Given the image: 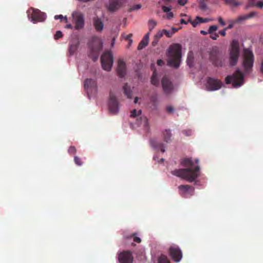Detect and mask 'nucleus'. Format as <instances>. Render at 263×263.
<instances>
[{
    "instance_id": "54",
    "label": "nucleus",
    "mask_w": 263,
    "mask_h": 263,
    "mask_svg": "<svg viewBox=\"0 0 263 263\" xmlns=\"http://www.w3.org/2000/svg\"><path fill=\"white\" fill-rule=\"evenodd\" d=\"M162 33H160V34H157L156 36L158 38H160L162 36Z\"/></svg>"
},
{
    "instance_id": "36",
    "label": "nucleus",
    "mask_w": 263,
    "mask_h": 263,
    "mask_svg": "<svg viewBox=\"0 0 263 263\" xmlns=\"http://www.w3.org/2000/svg\"><path fill=\"white\" fill-rule=\"evenodd\" d=\"M184 16L185 18L181 19L180 22L181 23L187 24L190 22V21H191V17L186 15Z\"/></svg>"
},
{
    "instance_id": "34",
    "label": "nucleus",
    "mask_w": 263,
    "mask_h": 263,
    "mask_svg": "<svg viewBox=\"0 0 263 263\" xmlns=\"http://www.w3.org/2000/svg\"><path fill=\"white\" fill-rule=\"evenodd\" d=\"M92 21L96 30L99 31V17L98 16L93 17Z\"/></svg>"
},
{
    "instance_id": "31",
    "label": "nucleus",
    "mask_w": 263,
    "mask_h": 263,
    "mask_svg": "<svg viewBox=\"0 0 263 263\" xmlns=\"http://www.w3.org/2000/svg\"><path fill=\"white\" fill-rule=\"evenodd\" d=\"M157 25V22L153 20H151L148 22V27L149 31H152Z\"/></svg>"
},
{
    "instance_id": "12",
    "label": "nucleus",
    "mask_w": 263,
    "mask_h": 263,
    "mask_svg": "<svg viewBox=\"0 0 263 263\" xmlns=\"http://www.w3.org/2000/svg\"><path fill=\"white\" fill-rule=\"evenodd\" d=\"M169 255L176 262H179L182 257V252L178 246H171L169 249Z\"/></svg>"
},
{
    "instance_id": "46",
    "label": "nucleus",
    "mask_w": 263,
    "mask_h": 263,
    "mask_svg": "<svg viewBox=\"0 0 263 263\" xmlns=\"http://www.w3.org/2000/svg\"><path fill=\"white\" fill-rule=\"evenodd\" d=\"M166 17L168 19H171L173 17V14L171 11L167 13H166Z\"/></svg>"
},
{
    "instance_id": "53",
    "label": "nucleus",
    "mask_w": 263,
    "mask_h": 263,
    "mask_svg": "<svg viewBox=\"0 0 263 263\" xmlns=\"http://www.w3.org/2000/svg\"><path fill=\"white\" fill-rule=\"evenodd\" d=\"M161 33H170V31H167L165 29H164L162 31V32Z\"/></svg>"
},
{
    "instance_id": "18",
    "label": "nucleus",
    "mask_w": 263,
    "mask_h": 263,
    "mask_svg": "<svg viewBox=\"0 0 263 263\" xmlns=\"http://www.w3.org/2000/svg\"><path fill=\"white\" fill-rule=\"evenodd\" d=\"M179 189L181 191V194H185L187 193L191 194L192 195L194 193V188L189 185H180L178 187Z\"/></svg>"
},
{
    "instance_id": "19",
    "label": "nucleus",
    "mask_w": 263,
    "mask_h": 263,
    "mask_svg": "<svg viewBox=\"0 0 263 263\" xmlns=\"http://www.w3.org/2000/svg\"><path fill=\"white\" fill-rule=\"evenodd\" d=\"M210 21L208 18H202L199 16H197L195 19L193 21L191 20L190 23L192 25V26L194 27H196L199 24L201 23H206Z\"/></svg>"
},
{
    "instance_id": "24",
    "label": "nucleus",
    "mask_w": 263,
    "mask_h": 263,
    "mask_svg": "<svg viewBox=\"0 0 263 263\" xmlns=\"http://www.w3.org/2000/svg\"><path fill=\"white\" fill-rule=\"evenodd\" d=\"M249 5L251 6H255L259 8H263V1H256V0H249Z\"/></svg>"
},
{
    "instance_id": "61",
    "label": "nucleus",
    "mask_w": 263,
    "mask_h": 263,
    "mask_svg": "<svg viewBox=\"0 0 263 263\" xmlns=\"http://www.w3.org/2000/svg\"><path fill=\"white\" fill-rule=\"evenodd\" d=\"M200 33H206V32L203 30H201Z\"/></svg>"
},
{
    "instance_id": "22",
    "label": "nucleus",
    "mask_w": 263,
    "mask_h": 263,
    "mask_svg": "<svg viewBox=\"0 0 263 263\" xmlns=\"http://www.w3.org/2000/svg\"><path fill=\"white\" fill-rule=\"evenodd\" d=\"M151 83L152 84L157 86L159 84V79L157 76L156 70L153 72V75L151 78Z\"/></svg>"
},
{
    "instance_id": "15",
    "label": "nucleus",
    "mask_w": 263,
    "mask_h": 263,
    "mask_svg": "<svg viewBox=\"0 0 263 263\" xmlns=\"http://www.w3.org/2000/svg\"><path fill=\"white\" fill-rule=\"evenodd\" d=\"M117 72L120 78H123L126 74V64L123 60L119 59L118 61Z\"/></svg>"
},
{
    "instance_id": "63",
    "label": "nucleus",
    "mask_w": 263,
    "mask_h": 263,
    "mask_svg": "<svg viewBox=\"0 0 263 263\" xmlns=\"http://www.w3.org/2000/svg\"><path fill=\"white\" fill-rule=\"evenodd\" d=\"M198 162H199L198 160V159H196V163L197 164H198Z\"/></svg>"
},
{
    "instance_id": "42",
    "label": "nucleus",
    "mask_w": 263,
    "mask_h": 263,
    "mask_svg": "<svg viewBox=\"0 0 263 263\" xmlns=\"http://www.w3.org/2000/svg\"><path fill=\"white\" fill-rule=\"evenodd\" d=\"M162 9V10H163V11L164 12L167 13V12H168L169 11H171V7L163 6Z\"/></svg>"
},
{
    "instance_id": "3",
    "label": "nucleus",
    "mask_w": 263,
    "mask_h": 263,
    "mask_svg": "<svg viewBox=\"0 0 263 263\" xmlns=\"http://www.w3.org/2000/svg\"><path fill=\"white\" fill-rule=\"evenodd\" d=\"M254 64V54L249 49L243 50L242 66L246 73H249L252 70Z\"/></svg>"
},
{
    "instance_id": "51",
    "label": "nucleus",
    "mask_w": 263,
    "mask_h": 263,
    "mask_svg": "<svg viewBox=\"0 0 263 263\" xmlns=\"http://www.w3.org/2000/svg\"><path fill=\"white\" fill-rule=\"evenodd\" d=\"M115 41V37H114L112 38V42H111V46L112 47L114 46V45Z\"/></svg>"
},
{
    "instance_id": "35",
    "label": "nucleus",
    "mask_w": 263,
    "mask_h": 263,
    "mask_svg": "<svg viewBox=\"0 0 263 263\" xmlns=\"http://www.w3.org/2000/svg\"><path fill=\"white\" fill-rule=\"evenodd\" d=\"M236 23V22H235V20L234 21L230 22L229 26L227 28H226L223 31H220L219 33H226V32L227 31L228 29L232 28L234 27L235 23Z\"/></svg>"
},
{
    "instance_id": "56",
    "label": "nucleus",
    "mask_w": 263,
    "mask_h": 263,
    "mask_svg": "<svg viewBox=\"0 0 263 263\" xmlns=\"http://www.w3.org/2000/svg\"><path fill=\"white\" fill-rule=\"evenodd\" d=\"M99 27H100V32L102 31L103 26H102V25L101 24V23L100 22Z\"/></svg>"
},
{
    "instance_id": "14",
    "label": "nucleus",
    "mask_w": 263,
    "mask_h": 263,
    "mask_svg": "<svg viewBox=\"0 0 263 263\" xmlns=\"http://www.w3.org/2000/svg\"><path fill=\"white\" fill-rule=\"evenodd\" d=\"M126 1V0H109L107 7L110 11H114L120 8Z\"/></svg>"
},
{
    "instance_id": "10",
    "label": "nucleus",
    "mask_w": 263,
    "mask_h": 263,
    "mask_svg": "<svg viewBox=\"0 0 263 263\" xmlns=\"http://www.w3.org/2000/svg\"><path fill=\"white\" fill-rule=\"evenodd\" d=\"M222 82L217 79L208 77L205 84L206 88L208 91H215L221 88Z\"/></svg>"
},
{
    "instance_id": "9",
    "label": "nucleus",
    "mask_w": 263,
    "mask_h": 263,
    "mask_svg": "<svg viewBox=\"0 0 263 263\" xmlns=\"http://www.w3.org/2000/svg\"><path fill=\"white\" fill-rule=\"evenodd\" d=\"M210 57L213 64L216 66H223L224 62L222 60L220 52L217 47H214L210 54Z\"/></svg>"
},
{
    "instance_id": "2",
    "label": "nucleus",
    "mask_w": 263,
    "mask_h": 263,
    "mask_svg": "<svg viewBox=\"0 0 263 263\" xmlns=\"http://www.w3.org/2000/svg\"><path fill=\"white\" fill-rule=\"evenodd\" d=\"M167 57L168 65L178 68L180 65L181 58V46L178 44L171 45L168 49Z\"/></svg>"
},
{
    "instance_id": "52",
    "label": "nucleus",
    "mask_w": 263,
    "mask_h": 263,
    "mask_svg": "<svg viewBox=\"0 0 263 263\" xmlns=\"http://www.w3.org/2000/svg\"><path fill=\"white\" fill-rule=\"evenodd\" d=\"M172 31L173 32H177L178 31V28H172Z\"/></svg>"
},
{
    "instance_id": "48",
    "label": "nucleus",
    "mask_w": 263,
    "mask_h": 263,
    "mask_svg": "<svg viewBox=\"0 0 263 263\" xmlns=\"http://www.w3.org/2000/svg\"><path fill=\"white\" fill-rule=\"evenodd\" d=\"M211 37L215 40L219 36L218 34H211Z\"/></svg>"
},
{
    "instance_id": "64",
    "label": "nucleus",
    "mask_w": 263,
    "mask_h": 263,
    "mask_svg": "<svg viewBox=\"0 0 263 263\" xmlns=\"http://www.w3.org/2000/svg\"><path fill=\"white\" fill-rule=\"evenodd\" d=\"M163 161H164V159L162 158V159H161V162H163Z\"/></svg>"
},
{
    "instance_id": "25",
    "label": "nucleus",
    "mask_w": 263,
    "mask_h": 263,
    "mask_svg": "<svg viewBox=\"0 0 263 263\" xmlns=\"http://www.w3.org/2000/svg\"><path fill=\"white\" fill-rule=\"evenodd\" d=\"M124 237L126 239H130L133 238L134 241L137 243H140L141 241V240L140 237L137 236L135 233H133L130 235H124Z\"/></svg>"
},
{
    "instance_id": "17",
    "label": "nucleus",
    "mask_w": 263,
    "mask_h": 263,
    "mask_svg": "<svg viewBox=\"0 0 263 263\" xmlns=\"http://www.w3.org/2000/svg\"><path fill=\"white\" fill-rule=\"evenodd\" d=\"M151 145L155 149H160L161 152L164 153L165 149L163 144L156 139H151L150 141Z\"/></svg>"
},
{
    "instance_id": "29",
    "label": "nucleus",
    "mask_w": 263,
    "mask_h": 263,
    "mask_svg": "<svg viewBox=\"0 0 263 263\" xmlns=\"http://www.w3.org/2000/svg\"><path fill=\"white\" fill-rule=\"evenodd\" d=\"M208 0H200L199 1V7L203 11L208 10L209 8L206 4Z\"/></svg>"
},
{
    "instance_id": "20",
    "label": "nucleus",
    "mask_w": 263,
    "mask_h": 263,
    "mask_svg": "<svg viewBox=\"0 0 263 263\" xmlns=\"http://www.w3.org/2000/svg\"><path fill=\"white\" fill-rule=\"evenodd\" d=\"M148 40H149V34H146L144 35L143 39L142 40V41H141V42L139 43V44L138 46V47H137L138 50H140L142 49L143 48H144L145 47H146L148 44Z\"/></svg>"
},
{
    "instance_id": "27",
    "label": "nucleus",
    "mask_w": 263,
    "mask_h": 263,
    "mask_svg": "<svg viewBox=\"0 0 263 263\" xmlns=\"http://www.w3.org/2000/svg\"><path fill=\"white\" fill-rule=\"evenodd\" d=\"M227 5H229L232 7H235L239 6L240 3L236 0H223Z\"/></svg>"
},
{
    "instance_id": "45",
    "label": "nucleus",
    "mask_w": 263,
    "mask_h": 263,
    "mask_svg": "<svg viewBox=\"0 0 263 263\" xmlns=\"http://www.w3.org/2000/svg\"><path fill=\"white\" fill-rule=\"evenodd\" d=\"M249 19L257 15V13L255 12H252L249 14H247Z\"/></svg>"
},
{
    "instance_id": "60",
    "label": "nucleus",
    "mask_w": 263,
    "mask_h": 263,
    "mask_svg": "<svg viewBox=\"0 0 263 263\" xmlns=\"http://www.w3.org/2000/svg\"><path fill=\"white\" fill-rule=\"evenodd\" d=\"M156 44V42H155L154 41L152 42L153 46H155Z\"/></svg>"
},
{
    "instance_id": "28",
    "label": "nucleus",
    "mask_w": 263,
    "mask_h": 263,
    "mask_svg": "<svg viewBox=\"0 0 263 263\" xmlns=\"http://www.w3.org/2000/svg\"><path fill=\"white\" fill-rule=\"evenodd\" d=\"M158 263H171L167 257L163 254L161 255L158 260Z\"/></svg>"
},
{
    "instance_id": "7",
    "label": "nucleus",
    "mask_w": 263,
    "mask_h": 263,
    "mask_svg": "<svg viewBox=\"0 0 263 263\" xmlns=\"http://www.w3.org/2000/svg\"><path fill=\"white\" fill-rule=\"evenodd\" d=\"M71 16L74 29L78 31L82 29L85 25L84 15L80 11H75L71 14Z\"/></svg>"
},
{
    "instance_id": "11",
    "label": "nucleus",
    "mask_w": 263,
    "mask_h": 263,
    "mask_svg": "<svg viewBox=\"0 0 263 263\" xmlns=\"http://www.w3.org/2000/svg\"><path fill=\"white\" fill-rule=\"evenodd\" d=\"M108 108L109 111L112 114L116 115L119 111L118 101L116 97L112 93H110L109 95Z\"/></svg>"
},
{
    "instance_id": "47",
    "label": "nucleus",
    "mask_w": 263,
    "mask_h": 263,
    "mask_svg": "<svg viewBox=\"0 0 263 263\" xmlns=\"http://www.w3.org/2000/svg\"><path fill=\"white\" fill-rule=\"evenodd\" d=\"M218 21L219 22V23L223 26H225L226 25V23L224 22V21L223 20V19L221 18V17H219L218 18Z\"/></svg>"
},
{
    "instance_id": "39",
    "label": "nucleus",
    "mask_w": 263,
    "mask_h": 263,
    "mask_svg": "<svg viewBox=\"0 0 263 263\" xmlns=\"http://www.w3.org/2000/svg\"><path fill=\"white\" fill-rule=\"evenodd\" d=\"M218 29V27L216 25H213L210 27L209 30V33H212L213 32L216 31Z\"/></svg>"
},
{
    "instance_id": "58",
    "label": "nucleus",
    "mask_w": 263,
    "mask_h": 263,
    "mask_svg": "<svg viewBox=\"0 0 263 263\" xmlns=\"http://www.w3.org/2000/svg\"><path fill=\"white\" fill-rule=\"evenodd\" d=\"M165 34L166 35L167 37H172V35L173 34H170V33H168V34Z\"/></svg>"
},
{
    "instance_id": "38",
    "label": "nucleus",
    "mask_w": 263,
    "mask_h": 263,
    "mask_svg": "<svg viewBox=\"0 0 263 263\" xmlns=\"http://www.w3.org/2000/svg\"><path fill=\"white\" fill-rule=\"evenodd\" d=\"M141 7H142V6L140 4L134 5L131 7L130 10L131 11H135L137 10H139L141 8Z\"/></svg>"
},
{
    "instance_id": "33",
    "label": "nucleus",
    "mask_w": 263,
    "mask_h": 263,
    "mask_svg": "<svg viewBox=\"0 0 263 263\" xmlns=\"http://www.w3.org/2000/svg\"><path fill=\"white\" fill-rule=\"evenodd\" d=\"M247 19H249L248 18V16L247 15V14H245V15H241V16H238L236 20H235V22L236 23H241Z\"/></svg>"
},
{
    "instance_id": "55",
    "label": "nucleus",
    "mask_w": 263,
    "mask_h": 263,
    "mask_svg": "<svg viewBox=\"0 0 263 263\" xmlns=\"http://www.w3.org/2000/svg\"><path fill=\"white\" fill-rule=\"evenodd\" d=\"M139 100V98L138 97H136L134 99V103L136 104L138 102V101Z\"/></svg>"
},
{
    "instance_id": "62",
    "label": "nucleus",
    "mask_w": 263,
    "mask_h": 263,
    "mask_svg": "<svg viewBox=\"0 0 263 263\" xmlns=\"http://www.w3.org/2000/svg\"><path fill=\"white\" fill-rule=\"evenodd\" d=\"M55 33H62V32L61 31L58 30V31H57Z\"/></svg>"
},
{
    "instance_id": "6",
    "label": "nucleus",
    "mask_w": 263,
    "mask_h": 263,
    "mask_svg": "<svg viewBox=\"0 0 263 263\" xmlns=\"http://www.w3.org/2000/svg\"><path fill=\"white\" fill-rule=\"evenodd\" d=\"M100 60L102 68L106 71H110L111 69L114 57L111 51L106 50L101 55Z\"/></svg>"
},
{
    "instance_id": "59",
    "label": "nucleus",
    "mask_w": 263,
    "mask_h": 263,
    "mask_svg": "<svg viewBox=\"0 0 263 263\" xmlns=\"http://www.w3.org/2000/svg\"><path fill=\"white\" fill-rule=\"evenodd\" d=\"M99 46H100V49L102 47V43L101 42V41H100Z\"/></svg>"
},
{
    "instance_id": "1",
    "label": "nucleus",
    "mask_w": 263,
    "mask_h": 263,
    "mask_svg": "<svg viewBox=\"0 0 263 263\" xmlns=\"http://www.w3.org/2000/svg\"><path fill=\"white\" fill-rule=\"evenodd\" d=\"M181 164L187 168L174 170L172 171V174L189 182L194 181L198 176L199 166L198 165H194V162L189 158L182 159Z\"/></svg>"
},
{
    "instance_id": "49",
    "label": "nucleus",
    "mask_w": 263,
    "mask_h": 263,
    "mask_svg": "<svg viewBox=\"0 0 263 263\" xmlns=\"http://www.w3.org/2000/svg\"><path fill=\"white\" fill-rule=\"evenodd\" d=\"M164 64V62L163 60H158L157 61V64L159 65V66H162Z\"/></svg>"
},
{
    "instance_id": "44",
    "label": "nucleus",
    "mask_w": 263,
    "mask_h": 263,
    "mask_svg": "<svg viewBox=\"0 0 263 263\" xmlns=\"http://www.w3.org/2000/svg\"><path fill=\"white\" fill-rule=\"evenodd\" d=\"M178 3L181 6H184L187 3V0H177Z\"/></svg>"
},
{
    "instance_id": "16",
    "label": "nucleus",
    "mask_w": 263,
    "mask_h": 263,
    "mask_svg": "<svg viewBox=\"0 0 263 263\" xmlns=\"http://www.w3.org/2000/svg\"><path fill=\"white\" fill-rule=\"evenodd\" d=\"M161 83L164 92L170 93L173 89V84L166 76L163 77Z\"/></svg>"
},
{
    "instance_id": "21",
    "label": "nucleus",
    "mask_w": 263,
    "mask_h": 263,
    "mask_svg": "<svg viewBox=\"0 0 263 263\" xmlns=\"http://www.w3.org/2000/svg\"><path fill=\"white\" fill-rule=\"evenodd\" d=\"M124 94L129 99H131L132 97V91L130 89V87L128 85L127 83L124 84L123 87Z\"/></svg>"
},
{
    "instance_id": "8",
    "label": "nucleus",
    "mask_w": 263,
    "mask_h": 263,
    "mask_svg": "<svg viewBox=\"0 0 263 263\" xmlns=\"http://www.w3.org/2000/svg\"><path fill=\"white\" fill-rule=\"evenodd\" d=\"M240 54L239 43L236 40H233L231 44V49L230 52V64L235 66L237 62Z\"/></svg>"
},
{
    "instance_id": "43",
    "label": "nucleus",
    "mask_w": 263,
    "mask_h": 263,
    "mask_svg": "<svg viewBox=\"0 0 263 263\" xmlns=\"http://www.w3.org/2000/svg\"><path fill=\"white\" fill-rule=\"evenodd\" d=\"M150 101L152 103H156L157 101V97L156 95L152 96L150 98Z\"/></svg>"
},
{
    "instance_id": "23",
    "label": "nucleus",
    "mask_w": 263,
    "mask_h": 263,
    "mask_svg": "<svg viewBox=\"0 0 263 263\" xmlns=\"http://www.w3.org/2000/svg\"><path fill=\"white\" fill-rule=\"evenodd\" d=\"M187 64L189 67H191L193 66L194 63V54L192 51H189L187 54L186 60Z\"/></svg>"
},
{
    "instance_id": "13",
    "label": "nucleus",
    "mask_w": 263,
    "mask_h": 263,
    "mask_svg": "<svg viewBox=\"0 0 263 263\" xmlns=\"http://www.w3.org/2000/svg\"><path fill=\"white\" fill-rule=\"evenodd\" d=\"M118 260L120 263H133V257L130 252H123L119 254Z\"/></svg>"
},
{
    "instance_id": "40",
    "label": "nucleus",
    "mask_w": 263,
    "mask_h": 263,
    "mask_svg": "<svg viewBox=\"0 0 263 263\" xmlns=\"http://www.w3.org/2000/svg\"><path fill=\"white\" fill-rule=\"evenodd\" d=\"M182 133L186 136H190L192 135V132L191 129L183 130Z\"/></svg>"
},
{
    "instance_id": "30",
    "label": "nucleus",
    "mask_w": 263,
    "mask_h": 263,
    "mask_svg": "<svg viewBox=\"0 0 263 263\" xmlns=\"http://www.w3.org/2000/svg\"><path fill=\"white\" fill-rule=\"evenodd\" d=\"M55 20H60L61 22L64 21L65 23H67V17L66 16H63L62 14L56 15L54 16Z\"/></svg>"
},
{
    "instance_id": "26",
    "label": "nucleus",
    "mask_w": 263,
    "mask_h": 263,
    "mask_svg": "<svg viewBox=\"0 0 263 263\" xmlns=\"http://www.w3.org/2000/svg\"><path fill=\"white\" fill-rule=\"evenodd\" d=\"M163 139L166 142H169L171 141L172 134L170 130H165L163 133Z\"/></svg>"
},
{
    "instance_id": "57",
    "label": "nucleus",
    "mask_w": 263,
    "mask_h": 263,
    "mask_svg": "<svg viewBox=\"0 0 263 263\" xmlns=\"http://www.w3.org/2000/svg\"><path fill=\"white\" fill-rule=\"evenodd\" d=\"M261 71L263 73V60L261 65Z\"/></svg>"
},
{
    "instance_id": "4",
    "label": "nucleus",
    "mask_w": 263,
    "mask_h": 263,
    "mask_svg": "<svg viewBox=\"0 0 263 263\" xmlns=\"http://www.w3.org/2000/svg\"><path fill=\"white\" fill-rule=\"evenodd\" d=\"M225 81L227 84L232 83L234 87H240L244 83V73L238 69L232 76H228L225 79Z\"/></svg>"
},
{
    "instance_id": "5",
    "label": "nucleus",
    "mask_w": 263,
    "mask_h": 263,
    "mask_svg": "<svg viewBox=\"0 0 263 263\" xmlns=\"http://www.w3.org/2000/svg\"><path fill=\"white\" fill-rule=\"evenodd\" d=\"M27 13L29 20L34 24L43 22L46 18V14L38 9L30 8Z\"/></svg>"
},
{
    "instance_id": "50",
    "label": "nucleus",
    "mask_w": 263,
    "mask_h": 263,
    "mask_svg": "<svg viewBox=\"0 0 263 263\" xmlns=\"http://www.w3.org/2000/svg\"><path fill=\"white\" fill-rule=\"evenodd\" d=\"M65 27L66 28H70V29H72L73 28H74V25L72 24H67L65 26Z\"/></svg>"
},
{
    "instance_id": "32",
    "label": "nucleus",
    "mask_w": 263,
    "mask_h": 263,
    "mask_svg": "<svg viewBox=\"0 0 263 263\" xmlns=\"http://www.w3.org/2000/svg\"><path fill=\"white\" fill-rule=\"evenodd\" d=\"M142 113L141 110H139L137 111L136 109H134L132 111H131L130 117L132 118H135L138 117Z\"/></svg>"
},
{
    "instance_id": "37",
    "label": "nucleus",
    "mask_w": 263,
    "mask_h": 263,
    "mask_svg": "<svg viewBox=\"0 0 263 263\" xmlns=\"http://www.w3.org/2000/svg\"><path fill=\"white\" fill-rule=\"evenodd\" d=\"M132 34H129L127 35L126 37H125V40H126L127 41H128V45H127V48H129V46L132 44L133 41L130 39V38L132 37Z\"/></svg>"
},
{
    "instance_id": "41",
    "label": "nucleus",
    "mask_w": 263,
    "mask_h": 263,
    "mask_svg": "<svg viewBox=\"0 0 263 263\" xmlns=\"http://www.w3.org/2000/svg\"><path fill=\"white\" fill-rule=\"evenodd\" d=\"M166 110L168 113H172L174 110V108L172 106H168L166 108Z\"/></svg>"
}]
</instances>
